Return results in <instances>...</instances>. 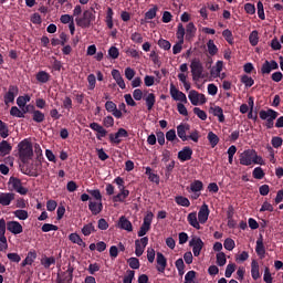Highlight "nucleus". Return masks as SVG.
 Returning a JSON list of instances; mask_svg holds the SVG:
<instances>
[{
  "mask_svg": "<svg viewBox=\"0 0 283 283\" xmlns=\"http://www.w3.org/2000/svg\"><path fill=\"white\" fill-rule=\"evenodd\" d=\"M127 262L130 269H140V261L137 258H130Z\"/></svg>",
  "mask_w": 283,
  "mask_h": 283,
  "instance_id": "0e129e2a",
  "label": "nucleus"
},
{
  "mask_svg": "<svg viewBox=\"0 0 283 283\" xmlns=\"http://www.w3.org/2000/svg\"><path fill=\"white\" fill-rule=\"evenodd\" d=\"M259 116L261 120H265L268 129H273L274 120L277 118L279 113L273 109L260 111Z\"/></svg>",
  "mask_w": 283,
  "mask_h": 283,
  "instance_id": "39448f33",
  "label": "nucleus"
},
{
  "mask_svg": "<svg viewBox=\"0 0 283 283\" xmlns=\"http://www.w3.org/2000/svg\"><path fill=\"white\" fill-rule=\"evenodd\" d=\"M7 231L13 235H19L23 233V226H21L19 221H9L7 222Z\"/></svg>",
  "mask_w": 283,
  "mask_h": 283,
  "instance_id": "f3484780",
  "label": "nucleus"
},
{
  "mask_svg": "<svg viewBox=\"0 0 283 283\" xmlns=\"http://www.w3.org/2000/svg\"><path fill=\"white\" fill-rule=\"evenodd\" d=\"M279 67H280V65L277 64L276 61H274V60L265 61L262 64L261 74H269L270 72H273V70H277Z\"/></svg>",
  "mask_w": 283,
  "mask_h": 283,
  "instance_id": "412c9836",
  "label": "nucleus"
},
{
  "mask_svg": "<svg viewBox=\"0 0 283 283\" xmlns=\"http://www.w3.org/2000/svg\"><path fill=\"white\" fill-rule=\"evenodd\" d=\"M90 196L95 199V201H103V195H101V190H87Z\"/></svg>",
  "mask_w": 283,
  "mask_h": 283,
  "instance_id": "13d9d810",
  "label": "nucleus"
},
{
  "mask_svg": "<svg viewBox=\"0 0 283 283\" xmlns=\"http://www.w3.org/2000/svg\"><path fill=\"white\" fill-rule=\"evenodd\" d=\"M197 30L198 29L196 28V24H193V22L187 24L186 32L189 36H196Z\"/></svg>",
  "mask_w": 283,
  "mask_h": 283,
  "instance_id": "e2e57ef3",
  "label": "nucleus"
},
{
  "mask_svg": "<svg viewBox=\"0 0 283 283\" xmlns=\"http://www.w3.org/2000/svg\"><path fill=\"white\" fill-rule=\"evenodd\" d=\"M135 275H136V272L134 270H128L126 272V275L124 276L123 283H132V282H134Z\"/></svg>",
  "mask_w": 283,
  "mask_h": 283,
  "instance_id": "4d7b16f0",
  "label": "nucleus"
},
{
  "mask_svg": "<svg viewBox=\"0 0 283 283\" xmlns=\"http://www.w3.org/2000/svg\"><path fill=\"white\" fill-rule=\"evenodd\" d=\"M30 103V95L19 96L17 98V105L23 111V107Z\"/></svg>",
  "mask_w": 283,
  "mask_h": 283,
  "instance_id": "79ce46f5",
  "label": "nucleus"
},
{
  "mask_svg": "<svg viewBox=\"0 0 283 283\" xmlns=\"http://www.w3.org/2000/svg\"><path fill=\"white\" fill-rule=\"evenodd\" d=\"M203 184L200 180H195L190 184L189 187H187V191L190 195V198H192V200H198L200 198V191L203 189Z\"/></svg>",
  "mask_w": 283,
  "mask_h": 283,
  "instance_id": "0eeeda50",
  "label": "nucleus"
},
{
  "mask_svg": "<svg viewBox=\"0 0 283 283\" xmlns=\"http://www.w3.org/2000/svg\"><path fill=\"white\" fill-rule=\"evenodd\" d=\"M175 202H177L179 205V207H190L191 206V201H189V199L187 197H176Z\"/></svg>",
  "mask_w": 283,
  "mask_h": 283,
  "instance_id": "c03bdc74",
  "label": "nucleus"
},
{
  "mask_svg": "<svg viewBox=\"0 0 283 283\" xmlns=\"http://www.w3.org/2000/svg\"><path fill=\"white\" fill-rule=\"evenodd\" d=\"M188 98L191 103V105L198 106V105H205L207 103V97L202 93H198L196 90H191L188 94Z\"/></svg>",
  "mask_w": 283,
  "mask_h": 283,
  "instance_id": "1a4fd4ad",
  "label": "nucleus"
},
{
  "mask_svg": "<svg viewBox=\"0 0 283 283\" xmlns=\"http://www.w3.org/2000/svg\"><path fill=\"white\" fill-rule=\"evenodd\" d=\"M73 273L74 269L72 266H69L66 271L57 273L56 280H62V283H72V280L74 277Z\"/></svg>",
  "mask_w": 283,
  "mask_h": 283,
  "instance_id": "6ab92c4d",
  "label": "nucleus"
},
{
  "mask_svg": "<svg viewBox=\"0 0 283 283\" xmlns=\"http://www.w3.org/2000/svg\"><path fill=\"white\" fill-rule=\"evenodd\" d=\"M147 244H149V238L147 237H143L142 239L135 241V254L137 255V258H140V255L145 253Z\"/></svg>",
  "mask_w": 283,
  "mask_h": 283,
  "instance_id": "f8f14e48",
  "label": "nucleus"
},
{
  "mask_svg": "<svg viewBox=\"0 0 283 283\" xmlns=\"http://www.w3.org/2000/svg\"><path fill=\"white\" fill-rule=\"evenodd\" d=\"M190 127L188 124H180L177 126V135L178 137L184 140H189V137L187 136V133L189 132Z\"/></svg>",
  "mask_w": 283,
  "mask_h": 283,
  "instance_id": "393cba45",
  "label": "nucleus"
},
{
  "mask_svg": "<svg viewBox=\"0 0 283 283\" xmlns=\"http://www.w3.org/2000/svg\"><path fill=\"white\" fill-rule=\"evenodd\" d=\"M19 149V157L22 163H28V160L32 159V156H34V150L32 149V143L30 140L24 139L19 143L18 145Z\"/></svg>",
  "mask_w": 283,
  "mask_h": 283,
  "instance_id": "f03ea898",
  "label": "nucleus"
},
{
  "mask_svg": "<svg viewBox=\"0 0 283 283\" xmlns=\"http://www.w3.org/2000/svg\"><path fill=\"white\" fill-rule=\"evenodd\" d=\"M240 165L244 167H250V165H264V159L262 156L258 155L255 149H247L240 154L239 157Z\"/></svg>",
  "mask_w": 283,
  "mask_h": 283,
  "instance_id": "f257e3e1",
  "label": "nucleus"
},
{
  "mask_svg": "<svg viewBox=\"0 0 283 283\" xmlns=\"http://www.w3.org/2000/svg\"><path fill=\"white\" fill-rule=\"evenodd\" d=\"M69 240L73 242V244H77L78 247L85 248V243L78 233H71L69 235Z\"/></svg>",
  "mask_w": 283,
  "mask_h": 283,
  "instance_id": "c9c22d12",
  "label": "nucleus"
},
{
  "mask_svg": "<svg viewBox=\"0 0 283 283\" xmlns=\"http://www.w3.org/2000/svg\"><path fill=\"white\" fill-rule=\"evenodd\" d=\"M170 96L177 103H188L187 95L182 93V91L178 90L174 84H170Z\"/></svg>",
  "mask_w": 283,
  "mask_h": 283,
  "instance_id": "9b49d317",
  "label": "nucleus"
},
{
  "mask_svg": "<svg viewBox=\"0 0 283 283\" xmlns=\"http://www.w3.org/2000/svg\"><path fill=\"white\" fill-rule=\"evenodd\" d=\"M154 220V212H148L145 218L144 222L137 233L138 238H143L144 235H147L149 232V229H151V222Z\"/></svg>",
  "mask_w": 283,
  "mask_h": 283,
  "instance_id": "6e6552de",
  "label": "nucleus"
},
{
  "mask_svg": "<svg viewBox=\"0 0 283 283\" xmlns=\"http://www.w3.org/2000/svg\"><path fill=\"white\" fill-rule=\"evenodd\" d=\"M255 251L256 254L261 258H264V255L266 254V250L264 249V240L262 239V237L256 240Z\"/></svg>",
  "mask_w": 283,
  "mask_h": 283,
  "instance_id": "7c9ffc66",
  "label": "nucleus"
},
{
  "mask_svg": "<svg viewBox=\"0 0 283 283\" xmlns=\"http://www.w3.org/2000/svg\"><path fill=\"white\" fill-rule=\"evenodd\" d=\"M14 200V192H0L1 207H10Z\"/></svg>",
  "mask_w": 283,
  "mask_h": 283,
  "instance_id": "aec40b11",
  "label": "nucleus"
},
{
  "mask_svg": "<svg viewBox=\"0 0 283 283\" xmlns=\"http://www.w3.org/2000/svg\"><path fill=\"white\" fill-rule=\"evenodd\" d=\"M36 81L39 83H48V81H50V73L45 72V71H40L36 74Z\"/></svg>",
  "mask_w": 283,
  "mask_h": 283,
  "instance_id": "a19ab883",
  "label": "nucleus"
},
{
  "mask_svg": "<svg viewBox=\"0 0 283 283\" xmlns=\"http://www.w3.org/2000/svg\"><path fill=\"white\" fill-rule=\"evenodd\" d=\"M210 112L212 115L217 116L219 123H224V111L220 106L210 107Z\"/></svg>",
  "mask_w": 283,
  "mask_h": 283,
  "instance_id": "cd10ccee",
  "label": "nucleus"
},
{
  "mask_svg": "<svg viewBox=\"0 0 283 283\" xmlns=\"http://www.w3.org/2000/svg\"><path fill=\"white\" fill-rule=\"evenodd\" d=\"M191 156H193V150L189 146L184 147L178 153V158L181 163H187V160H191Z\"/></svg>",
  "mask_w": 283,
  "mask_h": 283,
  "instance_id": "4be33fe9",
  "label": "nucleus"
},
{
  "mask_svg": "<svg viewBox=\"0 0 283 283\" xmlns=\"http://www.w3.org/2000/svg\"><path fill=\"white\" fill-rule=\"evenodd\" d=\"M187 221L190 224V227H193V229H197L198 231L202 229V227H200V220H198L197 212H190L187 217Z\"/></svg>",
  "mask_w": 283,
  "mask_h": 283,
  "instance_id": "a878e982",
  "label": "nucleus"
},
{
  "mask_svg": "<svg viewBox=\"0 0 283 283\" xmlns=\"http://www.w3.org/2000/svg\"><path fill=\"white\" fill-rule=\"evenodd\" d=\"M35 260H36V252L30 251L21 264H22V266H28V265L31 266V264H34Z\"/></svg>",
  "mask_w": 283,
  "mask_h": 283,
  "instance_id": "2f4dec72",
  "label": "nucleus"
},
{
  "mask_svg": "<svg viewBox=\"0 0 283 283\" xmlns=\"http://www.w3.org/2000/svg\"><path fill=\"white\" fill-rule=\"evenodd\" d=\"M208 140H209L211 147H216L220 143V137H218V135H216V133L209 132Z\"/></svg>",
  "mask_w": 283,
  "mask_h": 283,
  "instance_id": "37998d69",
  "label": "nucleus"
},
{
  "mask_svg": "<svg viewBox=\"0 0 283 283\" xmlns=\"http://www.w3.org/2000/svg\"><path fill=\"white\" fill-rule=\"evenodd\" d=\"M128 136L129 133L125 128H119L115 134H109V140L115 145H120L122 138H127Z\"/></svg>",
  "mask_w": 283,
  "mask_h": 283,
  "instance_id": "ddd939ff",
  "label": "nucleus"
},
{
  "mask_svg": "<svg viewBox=\"0 0 283 283\" xmlns=\"http://www.w3.org/2000/svg\"><path fill=\"white\" fill-rule=\"evenodd\" d=\"M8 125L0 119V136L1 138H8L9 136Z\"/></svg>",
  "mask_w": 283,
  "mask_h": 283,
  "instance_id": "864d4df0",
  "label": "nucleus"
},
{
  "mask_svg": "<svg viewBox=\"0 0 283 283\" xmlns=\"http://www.w3.org/2000/svg\"><path fill=\"white\" fill-rule=\"evenodd\" d=\"M223 247L227 251H233V249H235V241H233L231 238H228L224 240Z\"/></svg>",
  "mask_w": 283,
  "mask_h": 283,
  "instance_id": "6e6d98bb",
  "label": "nucleus"
},
{
  "mask_svg": "<svg viewBox=\"0 0 283 283\" xmlns=\"http://www.w3.org/2000/svg\"><path fill=\"white\" fill-rule=\"evenodd\" d=\"M251 275L253 280H260V264L255 260L251 262Z\"/></svg>",
  "mask_w": 283,
  "mask_h": 283,
  "instance_id": "473e14b6",
  "label": "nucleus"
},
{
  "mask_svg": "<svg viewBox=\"0 0 283 283\" xmlns=\"http://www.w3.org/2000/svg\"><path fill=\"white\" fill-rule=\"evenodd\" d=\"M209 213H211V211L209 210V206L207 203H203L198 212V220L200 224H207V220H209Z\"/></svg>",
  "mask_w": 283,
  "mask_h": 283,
  "instance_id": "2eb2a0df",
  "label": "nucleus"
},
{
  "mask_svg": "<svg viewBox=\"0 0 283 283\" xmlns=\"http://www.w3.org/2000/svg\"><path fill=\"white\" fill-rule=\"evenodd\" d=\"M90 127L93 129V132H96L97 140H103V138L107 136V129H105L101 124L93 122L90 124Z\"/></svg>",
  "mask_w": 283,
  "mask_h": 283,
  "instance_id": "dca6fc26",
  "label": "nucleus"
},
{
  "mask_svg": "<svg viewBox=\"0 0 283 283\" xmlns=\"http://www.w3.org/2000/svg\"><path fill=\"white\" fill-rule=\"evenodd\" d=\"M93 21H96V15L92 10H84L82 15L75 18L76 25L83 30L91 28Z\"/></svg>",
  "mask_w": 283,
  "mask_h": 283,
  "instance_id": "7ed1b4c3",
  "label": "nucleus"
},
{
  "mask_svg": "<svg viewBox=\"0 0 283 283\" xmlns=\"http://www.w3.org/2000/svg\"><path fill=\"white\" fill-rule=\"evenodd\" d=\"M33 120L35 123H43L45 120V114H43L41 111H34Z\"/></svg>",
  "mask_w": 283,
  "mask_h": 283,
  "instance_id": "5fc2aeb1",
  "label": "nucleus"
},
{
  "mask_svg": "<svg viewBox=\"0 0 283 283\" xmlns=\"http://www.w3.org/2000/svg\"><path fill=\"white\" fill-rule=\"evenodd\" d=\"M105 23H106L108 30L114 29V10H112V8H109V7L106 10Z\"/></svg>",
  "mask_w": 283,
  "mask_h": 283,
  "instance_id": "c85d7f7f",
  "label": "nucleus"
},
{
  "mask_svg": "<svg viewBox=\"0 0 283 283\" xmlns=\"http://www.w3.org/2000/svg\"><path fill=\"white\" fill-rule=\"evenodd\" d=\"M127 198H129V190L124 188V189L119 190L118 195L113 197V201L114 202H125V200H127Z\"/></svg>",
  "mask_w": 283,
  "mask_h": 283,
  "instance_id": "c756f323",
  "label": "nucleus"
},
{
  "mask_svg": "<svg viewBox=\"0 0 283 283\" xmlns=\"http://www.w3.org/2000/svg\"><path fill=\"white\" fill-rule=\"evenodd\" d=\"M252 176L256 180H262V178H264V170H262L261 167H256V168H254Z\"/></svg>",
  "mask_w": 283,
  "mask_h": 283,
  "instance_id": "680f3d73",
  "label": "nucleus"
},
{
  "mask_svg": "<svg viewBox=\"0 0 283 283\" xmlns=\"http://www.w3.org/2000/svg\"><path fill=\"white\" fill-rule=\"evenodd\" d=\"M41 264L44 266V269H50L51 264H56V259H54V256H45L41 260Z\"/></svg>",
  "mask_w": 283,
  "mask_h": 283,
  "instance_id": "49530a36",
  "label": "nucleus"
},
{
  "mask_svg": "<svg viewBox=\"0 0 283 283\" xmlns=\"http://www.w3.org/2000/svg\"><path fill=\"white\" fill-rule=\"evenodd\" d=\"M158 45H159V48H161V50H171V42H169L165 39H160L158 41Z\"/></svg>",
  "mask_w": 283,
  "mask_h": 283,
  "instance_id": "774afa93",
  "label": "nucleus"
},
{
  "mask_svg": "<svg viewBox=\"0 0 283 283\" xmlns=\"http://www.w3.org/2000/svg\"><path fill=\"white\" fill-rule=\"evenodd\" d=\"M176 269L180 276L185 275V261L182 259H178L175 262Z\"/></svg>",
  "mask_w": 283,
  "mask_h": 283,
  "instance_id": "8fccbe9b",
  "label": "nucleus"
},
{
  "mask_svg": "<svg viewBox=\"0 0 283 283\" xmlns=\"http://www.w3.org/2000/svg\"><path fill=\"white\" fill-rule=\"evenodd\" d=\"M185 283H198V281H196V271L191 270L186 273Z\"/></svg>",
  "mask_w": 283,
  "mask_h": 283,
  "instance_id": "de8ad7c7",
  "label": "nucleus"
},
{
  "mask_svg": "<svg viewBox=\"0 0 283 283\" xmlns=\"http://www.w3.org/2000/svg\"><path fill=\"white\" fill-rule=\"evenodd\" d=\"M145 101H146L148 112H151V109H154V105H156V95H154V93H149L145 97Z\"/></svg>",
  "mask_w": 283,
  "mask_h": 283,
  "instance_id": "72a5a7b5",
  "label": "nucleus"
},
{
  "mask_svg": "<svg viewBox=\"0 0 283 283\" xmlns=\"http://www.w3.org/2000/svg\"><path fill=\"white\" fill-rule=\"evenodd\" d=\"M12 151V146L6 140L0 143V154L1 156H8Z\"/></svg>",
  "mask_w": 283,
  "mask_h": 283,
  "instance_id": "f704fd0d",
  "label": "nucleus"
},
{
  "mask_svg": "<svg viewBox=\"0 0 283 283\" xmlns=\"http://www.w3.org/2000/svg\"><path fill=\"white\" fill-rule=\"evenodd\" d=\"M166 140H168L169 143H174V140H178L175 129H170L166 133Z\"/></svg>",
  "mask_w": 283,
  "mask_h": 283,
  "instance_id": "338daca9",
  "label": "nucleus"
},
{
  "mask_svg": "<svg viewBox=\"0 0 283 283\" xmlns=\"http://www.w3.org/2000/svg\"><path fill=\"white\" fill-rule=\"evenodd\" d=\"M17 96H19V86H9L8 92L4 94V103L7 105H10V103H14V98H17Z\"/></svg>",
  "mask_w": 283,
  "mask_h": 283,
  "instance_id": "4468645a",
  "label": "nucleus"
},
{
  "mask_svg": "<svg viewBox=\"0 0 283 283\" xmlns=\"http://www.w3.org/2000/svg\"><path fill=\"white\" fill-rule=\"evenodd\" d=\"M217 264L218 266H224L227 264V254L224 252L217 253Z\"/></svg>",
  "mask_w": 283,
  "mask_h": 283,
  "instance_id": "603ef678",
  "label": "nucleus"
},
{
  "mask_svg": "<svg viewBox=\"0 0 283 283\" xmlns=\"http://www.w3.org/2000/svg\"><path fill=\"white\" fill-rule=\"evenodd\" d=\"M27 112L28 111L19 109V107H17V106L11 107V109H10L11 116H15V118H25Z\"/></svg>",
  "mask_w": 283,
  "mask_h": 283,
  "instance_id": "4c0bfd02",
  "label": "nucleus"
},
{
  "mask_svg": "<svg viewBox=\"0 0 283 283\" xmlns=\"http://www.w3.org/2000/svg\"><path fill=\"white\" fill-rule=\"evenodd\" d=\"M156 262L158 273H165V269H167V258H165V254H163V252H157Z\"/></svg>",
  "mask_w": 283,
  "mask_h": 283,
  "instance_id": "5701e85b",
  "label": "nucleus"
},
{
  "mask_svg": "<svg viewBox=\"0 0 283 283\" xmlns=\"http://www.w3.org/2000/svg\"><path fill=\"white\" fill-rule=\"evenodd\" d=\"M158 12V7H154L151 9H149L146 13H145V21H149L151 19H156V14Z\"/></svg>",
  "mask_w": 283,
  "mask_h": 283,
  "instance_id": "09e8293b",
  "label": "nucleus"
},
{
  "mask_svg": "<svg viewBox=\"0 0 283 283\" xmlns=\"http://www.w3.org/2000/svg\"><path fill=\"white\" fill-rule=\"evenodd\" d=\"M241 83L245 86V87H253L255 81L253 80V77L249 76V75H242L241 76Z\"/></svg>",
  "mask_w": 283,
  "mask_h": 283,
  "instance_id": "a18cd8bd",
  "label": "nucleus"
},
{
  "mask_svg": "<svg viewBox=\"0 0 283 283\" xmlns=\"http://www.w3.org/2000/svg\"><path fill=\"white\" fill-rule=\"evenodd\" d=\"M88 209L93 216H98V213L103 211V201H94L91 199L88 202Z\"/></svg>",
  "mask_w": 283,
  "mask_h": 283,
  "instance_id": "b1692460",
  "label": "nucleus"
},
{
  "mask_svg": "<svg viewBox=\"0 0 283 283\" xmlns=\"http://www.w3.org/2000/svg\"><path fill=\"white\" fill-rule=\"evenodd\" d=\"M224 67V62L217 61L216 65H213L210 70V75L212 78H218L220 76V73L222 72Z\"/></svg>",
  "mask_w": 283,
  "mask_h": 283,
  "instance_id": "bb28decb",
  "label": "nucleus"
},
{
  "mask_svg": "<svg viewBox=\"0 0 283 283\" xmlns=\"http://www.w3.org/2000/svg\"><path fill=\"white\" fill-rule=\"evenodd\" d=\"M8 185L10 191H17L20 196H25L28 193V188L23 187V184L17 177H11Z\"/></svg>",
  "mask_w": 283,
  "mask_h": 283,
  "instance_id": "423d86ee",
  "label": "nucleus"
},
{
  "mask_svg": "<svg viewBox=\"0 0 283 283\" xmlns=\"http://www.w3.org/2000/svg\"><path fill=\"white\" fill-rule=\"evenodd\" d=\"M118 229H122L123 231H127L128 233H132L134 231V226L132 224V221L127 219V217L122 216L117 222Z\"/></svg>",
  "mask_w": 283,
  "mask_h": 283,
  "instance_id": "a211bd4d",
  "label": "nucleus"
},
{
  "mask_svg": "<svg viewBox=\"0 0 283 283\" xmlns=\"http://www.w3.org/2000/svg\"><path fill=\"white\" fill-rule=\"evenodd\" d=\"M222 36L226 39V41L228 43H230V45H232V43H233V33L231 32V30H229V29L223 30Z\"/></svg>",
  "mask_w": 283,
  "mask_h": 283,
  "instance_id": "052dcab7",
  "label": "nucleus"
},
{
  "mask_svg": "<svg viewBox=\"0 0 283 283\" xmlns=\"http://www.w3.org/2000/svg\"><path fill=\"white\" fill-rule=\"evenodd\" d=\"M249 41L251 43V45L255 46L258 45L259 41H260V36L258 35V31H252L250 36H249Z\"/></svg>",
  "mask_w": 283,
  "mask_h": 283,
  "instance_id": "bf43d9fd",
  "label": "nucleus"
},
{
  "mask_svg": "<svg viewBox=\"0 0 283 283\" xmlns=\"http://www.w3.org/2000/svg\"><path fill=\"white\" fill-rule=\"evenodd\" d=\"M207 48L210 56H216V54H218V46L216 45V42H213V40H209L207 42Z\"/></svg>",
  "mask_w": 283,
  "mask_h": 283,
  "instance_id": "ea45409f",
  "label": "nucleus"
},
{
  "mask_svg": "<svg viewBox=\"0 0 283 283\" xmlns=\"http://www.w3.org/2000/svg\"><path fill=\"white\" fill-rule=\"evenodd\" d=\"M14 218H18V220H28L30 218V214L27 210L18 209L13 211Z\"/></svg>",
  "mask_w": 283,
  "mask_h": 283,
  "instance_id": "e433bc0d",
  "label": "nucleus"
},
{
  "mask_svg": "<svg viewBox=\"0 0 283 283\" xmlns=\"http://www.w3.org/2000/svg\"><path fill=\"white\" fill-rule=\"evenodd\" d=\"M176 36L178 41L185 42V27L182 25V23L178 24Z\"/></svg>",
  "mask_w": 283,
  "mask_h": 283,
  "instance_id": "3c124183",
  "label": "nucleus"
},
{
  "mask_svg": "<svg viewBox=\"0 0 283 283\" xmlns=\"http://www.w3.org/2000/svg\"><path fill=\"white\" fill-rule=\"evenodd\" d=\"M96 231L94 223H87L82 228V233L85 237L92 235Z\"/></svg>",
  "mask_w": 283,
  "mask_h": 283,
  "instance_id": "58836bf2",
  "label": "nucleus"
},
{
  "mask_svg": "<svg viewBox=\"0 0 283 283\" xmlns=\"http://www.w3.org/2000/svg\"><path fill=\"white\" fill-rule=\"evenodd\" d=\"M190 71L192 81H200V78H205V66H202V62H200V60L195 59L191 61Z\"/></svg>",
  "mask_w": 283,
  "mask_h": 283,
  "instance_id": "20e7f679",
  "label": "nucleus"
},
{
  "mask_svg": "<svg viewBox=\"0 0 283 283\" xmlns=\"http://www.w3.org/2000/svg\"><path fill=\"white\" fill-rule=\"evenodd\" d=\"M108 56L111 59H118V56H120V52L118 51V48L111 46L108 50Z\"/></svg>",
  "mask_w": 283,
  "mask_h": 283,
  "instance_id": "69168bd1",
  "label": "nucleus"
},
{
  "mask_svg": "<svg viewBox=\"0 0 283 283\" xmlns=\"http://www.w3.org/2000/svg\"><path fill=\"white\" fill-rule=\"evenodd\" d=\"M189 247L192 248V253L195 258H198L202 252L205 242L199 237H192L191 240L189 241Z\"/></svg>",
  "mask_w": 283,
  "mask_h": 283,
  "instance_id": "9d476101",
  "label": "nucleus"
}]
</instances>
